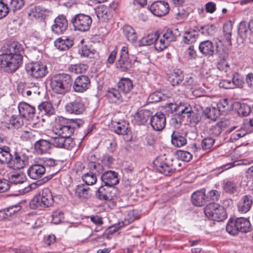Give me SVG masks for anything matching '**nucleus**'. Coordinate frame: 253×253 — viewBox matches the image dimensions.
Masks as SVG:
<instances>
[{
  "label": "nucleus",
  "mask_w": 253,
  "mask_h": 253,
  "mask_svg": "<svg viewBox=\"0 0 253 253\" xmlns=\"http://www.w3.org/2000/svg\"><path fill=\"white\" fill-rule=\"evenodd\" d=\"M171 142L174 146L180 147L187 144V139L182 133L175 131L171 134Z\"/></svg>",
  "instance_id": "31"
},
{
  "label": "nucleus",
  "mask_w": 253,
  "mask_h": 253,
  "mask_svg": "<svg viewBox=\"0 0 253 253\" xmlns=\"http://www.w3.org/2000/svg\"><path fill=\"white\" fill-rule=\"evenodd\" d=\"M216 46L211 41L201 42L199 46L200 51L205 56H211L215 53Z\"/></svg>",
  "instance_id": "22"
},
{
  "label": "nucleus",
  "mask_w": 253,
  "mask_h": 253,
  "mask_svg": "<svg viewBox=\"0 0 253 253\" xmlns=\"http://www.w3.org/2000/svg\"><path fill=\"white\" fill-rule=\"evenodd\" d=\"M90 85V81L88 77L82 75L78 76L74 81L73 88L75 92H84Z\"/></svg>",
  "instance_id": "15"
},
{
  "label": "nucleus",
  "mask_w": 253,
  "mask_h": 253,
  "mask_svg": "<svg viewBox=\"0 0 253 253\" xmlns=\"http://www.w3.org/2000/svg\"><path fill=\"white\" fill-rule=\"evenodd\" d=\"M117 67L123 72L126 71L132 67L131 61L128 58V48L126 46L122 47Z\"/></svg>",
  "instance_id": "12"
},
{
  "label": "nucleus",
  "mask_w": 253,
  "mask_h": 253,
  "mask_svg": "<svg viewBox=\"0 0 253 253\" xmlns=\"http://www.w3.org/2000/svg\"><path fill=\"white\" fill-rule=\"evenodd\" d=\"M169 8V5L167 2L156 1L152 3L149 9L155 16L162 17L168 13Z\"/></svg>",
  "instance_id": "13"
},
{
  "label": "nucleus",
  "mask_w": 253,
  "mask_h": 253,
  "mask_svg": "<svg viewBox=\"0 0 253 253\" xmlns=\"http://www.w3.org/2000/svg\"><path fill=\"white\" fill-rule=\"evenodd\" d=\"M132 88V83L128 78H122L118 83V88L124 95L129 93Z\"/></svg>",
  "instance_id": "29"
},
{
  "label": "nucleus",
  "mask_w": 253,
  "mask_h": 253,
  "mask_svg": "<svg viewBox=\"0 0 253 253\" xmlns=\"http://www.w3.org/2000/svg\"><path fill=\"white\" fill-rule=\"evenodd\" d=\"M54 203L51 192L48 188H44L41 193L35 196L31 201V208L35 209L39 208H48Z\"/></svg>",
  "instance_id": "6"
},
{
  "label": "nucleus",
  "mask_w": 253,
  "mask_h": 253,
  "mask_svg": "<svg viewBox=\"0 0 253 253\" xmlns=\"http://www.w3.org/2000/svg\"><path fill=\"white\" fill-rule=\"evenodd\" d=\"M169 44V43L167 40L164 37V36L162 34L161 36L158 33V38L155 43V47L156 49L159 51H162L167 48Z\"/></svg>",
  "instance_id": "45"
},
{
  "label": "nucleus",
  "mask_w": 253,
  "mask_h": 253,
  "mask_svg": "<svg viewBox=\"0 0 253 253\" xmlns=\"http://www.w3.org/2000/svg\"><path fill=\"white\" fill-rule=\"evenodd\" d=\"M117 190L114 186H100L96 194L97 198L100 200L111 201L117 196Z\"/></svg>",
  "instance_id": "11"
},
{
  "label": "nucleus",
  "mask_w": 253,
  "mask_h": 253,
  "mask_svg": "<svg viewBox=\"0 0 253 253\" xmlns=\"http://www.w3.org/2000/svg\"><path fill=\"white\" fill-rule=\"evenodd\" d=\"M71 22L75 30L85 32L90 29L92 19L89 15L80 13L74 16Z\"/></svg>",
  "instance_id": "9"
},
{
  "label": "nucleus",
  "mask_w": 253,
  "mask_h": 253,
  "mask_svg": "<svg viewBox=\"0 0 253 253\" xmlns=\"http://www.w3.org/2000/svg\"><path fill=\"white\" fill-rule=\"evenodd\" d=\"M215 53L221 60L226 59L228 55V50L226 48L224 47H218L217 46Z\"/></svg>",
  "instance_id": "61"
},
{
  "label": "nucleus",
  "mask_w": 253,
  "mask_h": 253,
  "mask_svg": "<svg viewBox=\"0 0 253 253\" xmlns=\"http://www.w3.org/2000/svg\"><path fill=\"white\" fill-rule=\"evenodd\" d=\"M112 129L119 135H127L128 132V125L125 122H114L112 123Z\"/></svg>",
  "instance_id": "33"
},
{
  "label": "nucleus",
  "mask_w": 253,
  "mask_h": 253,
  "mask_svg": "<svg viewBox=\"0 0 253 253\" xmlns=\"http://www.w3.org/2000/svg\"><path fill=\"white\" fill-rule=\"evenodd\" d=\"M46 172V168L42 164H35L31 166L28 170V174L33 179L42 177Z\"/></svg>",
  "instance_id": "20"
},
{
  "label": "nucleus",
  "mask_w": 253,
  "mask_h": 253,
  "mask_svg": "<svg viewBox=\"0 0 253 253\" xmlns=\"http://www.w3.org/2000/svg\"><path fill=\"white\" fill-rule=\"evenodd\" d=\"M206 216L216 221H222L227 218V213L224 208L217 203H210L206 206L204 210Z\"/></svg>",
  "instance_id": "7"
},
{
  "label": "nucleus",
  "mask_w": 253,
  "mask_h": 253,
  "mask_svg": "<svg viewBox=\"0 0 253 253\" xmlns=\"http://www.w3.org/2000/svg\"><path fill=\"white\" fill-rule=\"evenodd\" d=\"M66 111L70 114L80 115L85 110V106L80 97L67 103L65 106Z\"/></svg>",
  "instance_id": "14"
},
{
  "label": "nucleus",
  "mask_w": 253,
  "mask_h": 253,
  "mask_svg": "<svg viewBox=\"0 0 253 253\" xmlns=\"http://www.w3.org/2000/svg\"><path fill=\"white\" fill-rule=\"evenodd\" d=\"M150 124L152 128L156 131L163 130L166 124V118L164 114L157 113L150 118Z\"/></svg>",
  "instance_id": "16"
},
{
  "label": "nucleus",
  "mask_w": 253,
  "mask_h": 253,
  "mask_svg": "<svg viewBox=\"0 0 253 253\" xmlns=\"http://www.w3.org/2000/svg\"><path fill=\"white\" fill-rule=\"evenodd\" d=\"M88 69V66L85 64H71L68 67V71L72 73L82 74Z\"/></svg>",
  "instance_id": "41"
},
{
  "label": "nucleus",
  "mask_w": 253,
  "mask_h": 253,
  "mask_svg": "<svg viewBox=\"0 0 253 253\" xmlns=\"http://www.w3.org/2000/svg\"><path fill=\"white\" fill-rule=\"evenodd\" d=\"M156 170L160 173L168 175L176 169L177 160L169 155H162L158 156L153 161Z\"/></svg>",
  "instance_id": "5"
},
{
  "label": "nucleus",
  "mask_w": 253,
  "mask_h": 253,
  "mask_svg": "<svg viewBox=\"0 0 253 253\" xmlns=\"http://www.w3.org/2000/svg\"><path fill=\"white\" fill-rule=\"evenodd\" d=\"M83 124L84 122L82 120H68L64 117H59L56 119L53 131L55 134L66 138L71 136L75 129L81 127Z\"/></svg>",
  "instance_id": "1"
},
{
  "label": "nucleus",
  "mask_w": 253,
  "mask_h": 253,
  "mask_svg": "<svg viewBox=\"0 0 253 253\" xmlns=\"http://www.w3.org/2000/svg\"><path fill=\"white\" fill-rule=\"evenodd\" d=\"M158 38V32L150 33L142 38L139 42L140 46H147L155 43Z\"/></svg>",
  "instance_id": "38"
},
{
  "label": "nucleus",
  "mask_w": 253,
  "mask_h": 253,
  "mask_svg": "<svg viewBox=\"0 0 253 253\" xmlns=\"http://www.w3.org/2000/svg\"><path fill=\"white\" fill-rule=\"evenodd\" d=\"M42 164H41L46 168V171L49 168L54 167L57 164V162L52 158H45L42 160Z\"/></svg>",
  "instance_id": "62"
},
{
  "label": "nucleus",
  "mask_w": 253,
  "mask_h": 253,
  "mask_svg": "<svg viewBox=\"0 0 253 253\" xmlns=\"http://www.w3.org/2000/svg\"><path fill=\"white\" fill-rule=\"evenodd\" d=\"M89 190L88 185L81 184L76 186L75 193L80 199H87L90 196Z\"/></svg>",
  "instance_id": "34"
},
{
  "label": "nucleus",
  "mask_w": 253,
  "mask_h": 253,
  "mask_svg": "<svg viewBox=\"0 0 253 253\" xmlns=\"http://www.w3.org/2000/svg\"><path fill=\"white\" fill-rule=\"evenodd\" d=\"M183 80V75L180 70L172 73L168 77V80L173 86L179 84Z\"/></svg>",
  "instance_id": "39"
},
{
  "label": "nucleus",
  "mask_w": 253,
  "mask_h": 253,
  "mask_svg": "<svg viewBox=\"0 0 253 253\" xmlns=\"http://www.w3.org/2000/svg\"><path fill=\"white\" fill-rule=\"evenodd\" d=\"M101 179L105 186H114L119 182L118 173L112 170L105 172L101 175Z\"/></svg>",
  "instance_id": "21"
},
{
  "label": "nucleus",
  "mask_w": 253,
  "mask_h": 253,
  "mask_svg": "<svg viewBox=\"0 0 253 253\" xmlns=\"http://www.w3.org/2000/svg\"><path fill=\"white\" fill-rule=\"evenodd\" d=\"M18 108L19 114L25 119L32 120H34L35 117L39 119L38 116H35V108L28 103L21 102L19 104Z\"/></svg>",
  "instance_id": "17"
},
{
  "label": "nucleus",
  "mask_w": 253,
  "mask_h": 253,
  "mask_svg": "<svg viewBox=\"0 0 253 253\" xmlns=\"http://www.w3.org/2000/svg\"><path fill=\"white\" fill-rule=\"evenodd\" d=\"M237 227L239 228L240 232H247L251 230V223L249 220L244 217H239L236 219Z\"/></svg>",
  "instance_id": "40"
},
{
  "label": "nucleus",
  "mask_w": 253,
  "mask_h": 253,
  "mask_svg": "<svg viewBox=\"0 0 253 253\" xmlns=\"http://www.w3.org/2000/svg\"><path fill=\"white\" fill-rule=\"evenodd\" d=\"M17 89L19 94L24 97H28L31 95L30 85L29 84L20 83L18 84Z\"/></svg>",
  "instance_id": "48"
},
{
  "label": "nucleus",
  "mask_w": 253,
  "mask_h": 253,
  "mask_svg": "<svg viewBox=\"0 0 253 253\" xmlns=\"http://www.w3.org/2000/svg\"><path fill=\"white\" fill-rule=\"evenodd\" d=\"M204 113L207 118L212 121H215L220 115L218 109L214 107L207 108Z\"/></svg>",
  "instance_id": "47"
},
{
  "label": "nucleus",
  "mask_w": 253,
  "mask_h": 253,
  "mask_svg": "<svg viewBox=\"0 0 253 253\" xmlns=\"http://www.w3.org/2000/svg\"><path fill=\"white\" fill-rule=\"evenodd\" d=\"M22 54L11 55L4 52L0 54V68L6 73L16 72L22 65Z\"/></svg>",
  "instance_id": "4"
},
{
  "label": "nucleus",
  "mask_w": 253,
  "mask_h": 253,
  "mask_svg": "<svg viewBox=\"0 0 253 253\" xmlns=\"http://www.w3.org/2000/svg\"><path fill=\"white\" fill-rule=\"evenodd\" d=\"M191 201L196 206L201 207L204 205L207 202L205 190L201 189L194 192L191 196Z\"/></svg>",
  "instance_id": "25"
},
{
  "label": "nucleus",
  "mask_w": 253,
  "mask_h": 253,
  "mask_svg": "<svg viewBox=\"0 0 253 253\" xmlns=\"http://www.w3.org/2000/svg\"><path fill=\"white\" fill-rule=\"evenodd\" d=\"M73 83V79L69 74L59 73L51 77L50 84L54 92L64 94L70 89Z\"/></svg>",
  "instance_id": "3"
},
{
  "label": "nucleus",
  "mask_w": 253,
  "mask_h": 253,
  "mask_svg": "<svg viewBox=\"0 0 253 253\" xmlns=\"http://www.w3.org/2000/svg\"><path fill=\"white\" fill-rule=\"evenodd\" d=\"M83 180L87 185H91L97 181L96 174L93 172H89L82 176Z\"/></svg>",
  "instance_id": "50"
},
{
  "label": "nucleus",
  "mask_w": 253,
  "mask_h": 253,
  "mask_svg": "<svg viewBox=\"0 0 253 253\" xmlns=\"http://www.w3.org/2000/svg\"><path fill=\"white\" fill-rule=\"evenodd\" d=\"M232 83L233 86L241 88L244 84V79L242 76L238 73L234 72L232 75Z\"/></svg>",
  "instance_id": "52"
},
{
  "label": "nucleus",
  "mask_w": 253,
  "mask_h": 253,
  "mask_svg": "<svg viewBox=\"0 0 253 253\" xmlns=\"http://www.w3.org/2000/svg\"><path fill=\"white\" fill-rule=\"evenodd\" d=\"M162 34L169 43L171 42L175 41L177 38L180 35V33L177 28L167 29Z\"/></svg>",
  "instance_id": "36"
},
{
  "label": "nucleus",
  "mask_w": 253,
  "mask_h": 253,
  "mask_svg": "<svg viewBox=\"0 0 253 253\" xmlns=\"http://www.w3.org/2000/svg\"><path fill=\"white\" fill-rule=\"evenodd\" d=\"M150 117H151L150 111L143 109L139 111L135 114L134 119L138 125H141L146 123Z\"/></svg>",
  "instance_id": "32"
},
{
  "label": "nucleus",
  "mask_w": 253,
  "mask_h": 253,
  "mask_svg": "<svg viewBox=\"0 0 253 253\" xmlns=\"http://www.w3.org/2000/svg\"><path fill=\"white\" fill-rule=\"evenodd\" d=\"M38 110L41 116H50L54 113V109L52 104L48 102H43L38 106Z\"/></svg>",
  "instance_id": "37"
},
{
  "label": "nucleus",
  "mask_w": 253,
  "mask_h": 253,
  "mask_svg": "<svg viewBox=\"0 0 253 253\" xmlns=\"http://www.w3.org/2000/svg\"><path fill=\"white\" fill-rule=\"evenodd\" d=\"M237 106L238 107V113L239 116L246 117L251 112V108L250 106L246 103H237Z\"/></svg>",
  "instance_id": "51"
},
{
  "label": "nucleus",
  "mask_w": 253,
  "mask_h": 253,
  "mask_svg": "<svg viewBox=\"0 0 253 253\" xmlns=\"http://www.w3.org/2000/svg\"><path fill=\"white\" fill-rule=\"evenodd\" d=\"M79 53L82 57L93 58L96 54V51L95 49L89 48L87 46H84L80 50Z\"/></svg>",
  "instance_id": "54"
},
{
  "label": "nucleus",
  "mask_w": 253,
  "mask_h": 253,
  "mask_svg": "<svg viewBox=\"0 0 253 253\" xmlns=\"http://www.w3.org/2000/svg\"><path fill=\"white\" fill-rule=\"evenodd\" d=\"M229 105L225 99L220 100L217 104V109L219 111L220 114H224L229 110Z\"/></svg>",
  "instance_id": "59"
},
{
  "label": "nucleus",
  "mask_w": 253,
  "mask_h": 253,
  "mask_svg": "<svg viewBox=\"0 0 253 253\" xmlns=\"http://www.w3.org/2000/svg\"><path fill=\"white\" fill-rule=\"evenodd\" d=\"M65 139V137L57 135L52 138V142L51 143L56 147L63 148Z\"/></svg>",
  "instance_id": "63"
},
{
  "label": "nucleus",
  "mask_w": 253,
  "mask_h": 253,
  "mask_svg": "<svg viewBox=\"0 0 253 253\" xmlns=\"http://www.w3.org/2000/svg\"><path fill=\"white\" fill-rule=\"evenodd\" d=\"M3 52L11 55L21 54L23 51L22 45L17 42H11L5 45L2 48Z\"/></svg>",
  "instance_id": "27"
},
{
  "label": "nucleus",
  "mask_w": 253,
  "mask_h": 253,
  "mask_svg": "<svg viewBox=\"0 0 253 253\" xmlns=\"http://www.w3.org/2000/svg\"><path fill=\"white\" fill-rule=\"evenodd\" d=\"M205 36H212L215 31V27L213 25H207L201 26L199 30Z\"/></svg>",
  "instance_id": "57"
},
{
  "label": "nucleus",
  "mask_w": 253,
  "mask_h": 253,
  "mask_svg": "<svg viewBox=\"0 0 253 253\" xmlns=\"http://www.w3.org/2000/svg\"><path fill=\"white\" fill-rule=\"evenodd\" d=\"M226 231L231 235H236L239 231V228L237 227L236 219H230L227 224L226 227Z\"/></svg>",
  "instance_id": "49"
},
{
  "label": "nucleus",
  "mask_w": 253,
  "mask_h": 253,
  "mask_svg": "<svg viewBox=\"0 0 253 253\" xmlns=\"http://www.w3.org/2000/svg\"><path fill=\"white\" fill-rule=\"evenodd\" d=\"M123 32L125 37L129 42H133L136 41V34L134 30L131 26L125 25L123 27Z\"/></svg>",
  "instance_id": "43"
},
{
  "label": "nucleus",
  "mask_w": 253,
  "mask_h": 253,
  "mask_svg": "<svg viewBox=\"0 0 253 253\" xmlns=\"http://www.w3.org/2000/svg\"><path fill=\"white\" fill-rule=\"evenodd\" d=\"M25 68L31 77L37 80L44 78L48 73L46 65L42 62L29 63Z\"/></svg>",
  "instance_id": "8"
},
{
  "label": "nucleus",
  "mask_w": 253,
  "mask_h": 253,
  "mask_svg": "<svg viewBox=\"0 0 253 253\" xmlns=\"http://www.w3.org/2000/svg\"><path fill=\"white\" fill-rule=\"evenodd\" d=\"M74 44L72 38L63 37L58 38L54 41V45L61 51H65L70 49Z\"/></svg>",
  "instance_id": "24"
},
{
  "label": "nucleus",
  "mask_w": 253,
  "mask_h": 253,
  "mask_svg": "<svg viewBox=\"0 0 253 253\" xmlns=\"http://www.w3.org/2000/svg\"><path fill=\"white\" fill-rule=\"evenodd\" d=\"M52 143L50 141L41 139L36 141L34 144V150L38 154H49L51 149Z\"/></svg>",
  "instance_id": "18"
},
{
  "label": "nucleus",
  "mask_w": 253,
  "mask_h": 253,
  "mask_svg": "<svg viewBox=\"0 0 253 253\" xmlns=\"http://www.w3.org/2000/svg\"><path fill=\"white\" fill-rule=\"evenodd\" d=\"M252 204V196L249 195H245L243 197L238 204V210L243 213H246L250 210Z\"/></svg>",
  "instance_id": "30"
},
{
  "label": "nucleus",
  "mask_w": 253,
  "mask_h": 253,
  "mask_svg": "<svg viewBox=\"0 0 253 253\" xmlns=\"http://www.w3.org/2000/svg\"><path fill=\"white\" fill-rule=\"evenodd\" d=\"M177 159L181 161L188 162L192 158V155L188 151L179 150L176 152Z\"/></svg>",
  "instance_id": "55"
},
{
  "label": "nucleus",
  "mask_w": 253,
  "mask_h": 253,
  "mask_svg": "<svg viewBox=\"0 0 253 253\" xmlns=\"http://www.w3.org/2000/svg\"><path fill=\"white\" fill-rule=\"evenodd\" d=\"M4 157L2 159L4 163L7 164L8 166L14 169H23L28 163V157L22 151H15L11 153L10 148L7 146H3Z\"/></svg>",
  "instance_id": "2"
},
{
  "label": "nucleus",
  "mask_w": 253,
  "mask_h": 253,
  "mask_svg": "<svg viewBox=\"0 0 253 253\" xmlns=\"http://www.w3.org/2000/svg\"><path fill=\"white\" fill-rule=\"evenodd\" d=\"M223 188L226 193L233 194L237 191V184L235 182L228 181L224 183Z\"/></svg>",
  "instance_id": "53"
},
{
  "label": "nucleus",
  "mask_w": 253,
  "mask_h": 253,
  "mask_svg": "<svg viewBox=\"0 0 253 253\" xmlns=\"http://www.w3.org/2000/svg\"><path fill=\"white\" fill-rule=\"evenodd\" d=\"M68 21L63 15H59L56 17L52 26V31L56 34H62L67 30Z\"/></svg>",
  "instance_id": "19"
},
{
  "label": "nucleus",
  "mask_w": 253,
  "mask_h": 253,
  "mask_svg": "<svg viewBox=\"0 0 253 253\" xmlns=\"http://www.w3.org/2000/svg\"><path fill=\"white\" fill-rule=\"evenodd\" d=\"M97 16L99 19L106 22L111 18L112 11L107 5H102L99 7Z\"/></svg>",
  "instance_id": "35"
},
{
  "label": "nucleus",
  "mask_w": 253,
  "mask_h": 253,
  "mask_svg": "<svg viewBox=\"0 0 253 253\" xmlns=\"http://www.w3.org/2000/svg\"><path fill=\"white\" fill-rule=\"evenodd\" d=\"M229 125V121L226 119H222L215 125H212L208 130V133L212 137H218L223 129Z\"/></svg>",
  "instance_id": "23"
},
{
  "label": "nucleus",
  "mask_w": 253,
  "mask_h": 253,
  "mask_svg": "<svg viewBox=\"0 0 253 253\" xmlns=\"http://www.w3.org/2000/svg\"><path fill=\"white\" fill-rule=\"evenodd\" d=\"M164 96L162 92L156 91L149 95L148 100L151 103L158 102L162 100Z\"/></svg>",
  "instance_id": "64"
},
{
  "label": "nucleus",
  "mask_w": 253,
  "mask_h": 253,
  "mask_svg": "<svg viewBox=\"0 0 253 253\" xmlns=\"http://www.w3.org/2000/svg\"><path fill=\"white\" fill-rule=\"evenodd\" d=\"M198 37V32L196 31H186L183 36V42L186 44H192L196 42Z\"/></svg>",
  "instance_id": "44"
},
{
  "label": "nucleus",
  "mask_w": 253,
  "mask_h": 253,
  "mask_svg": "<svg viewBox=\"0 0 253 253\" xmlns=\"http://www.w3.org/2000/svg\"><path fill=\"white\" fill-rule=\"evenodd\" d=\"M232 24L231 22H227L223 25V31L224 36L228 42L231 40Z\"/></svg>",
  "instance_id": "56"
},
{
  "label": "nucleus",
  "mask_w": 253,
  "mask_h": 253,
  "mask_svg": "<svg viewBox=\"0 0 253 253\" xmlns=\"http://www.w3.org/2000/svg\"><path fill=\"white\" fill-rule=\"evenodd\" d=\"M88 168L90 170L89 172H93L99 174L102 173L103 170V166L99 163L95 162H90L88 163Z\"/></svg>",
  "instance_id": "60"
},
{
  "label": "nucleus",
  "mask_w": 253,
  "mask_h": 253,
  "mask_svg": "<svg viewBox=\"0 0 253 253\" xmlns=\"http://www.w3.org/2000/svg\"><path fill=\"white\" fill-rule=\"evenodd\" d=\"M237 129L234 132H233L230 138V141L234 142V141L239 139L240 138L244 136L248 132H252V131H249L248 129L245 126V122L243 124V126L239 127L238 126H234L231 127L229 130V132Z\"/></svg>",
  "instance_id": "26"
},
{
  "label": "nucleus",
  "mask_w": 253,
  "mask_h": 253,
  "mask_svg": "<svg viewBox=\"0 0 253 253\" xmlns=\"http://www.w3.org/2000/svg\"><path fill=\"white\" fill-rule=\"evenodd\" d=\"M168 105L171 112L175 111L176 112L175 115L181 116L183 115L184 117L186 116L188 118H189L191 117V114L194 113L192 107L188 103L179 102V103L168 104Z\"/></svg>",
  "instance_id": "10"
},
{
  "label": "nucleus",
  "mask_w": 253,
  "mask_h": 253,
  "mask_svg": "<svg viewBox=\"0 0 253 253\" xmlns=\"http://www.w3.org/2000/svg\"><path fill=\"white\" fill-rule=\"evenodd\" d=\"M9 183L12 184H18L24 183L26 177L23 173H10L8 175Z\"/></svg>",
  "instance_id": "42"
},
{
  "label": "nucleus",
  "mask_w": 253,
  "mask_h": 253,
  "mask_svg": "<svg viewBox=\"0 0 253 253\" xmlns=\"http://www.w3.org/2000/svg\"><path fill=\"white\" fill-rule=\"evenodd\" d=\"M24 119L19 114L18 115H13L10 119V123L14 128L18 129L24 125Z\"/></svg>",
  "instance_id": "46"
},
{
  "label": "nucleus",
  "mask_w": 253,
  "mask_h": 253,
  "mask_svg": "<svg viewBox=\"0 0 253 253\" xmlns=\"http://www.w3.org/2000/svg\"><path fill=\"white\" fill-rule=\"evenodd\" d=\"M106 96L112 101L115 103H121L123 101H126L127 99L124 97V94L118 89L112 88L109 89L107 92Z\"/></svg>",
  "instance_id": "28"
},
{
  "label": "nucleus",
  "mask_w": 253,
  "mask_h": 253,
  "mask_svg": "<svg viewBox=\"0 0 253 253\" xmlns=\"http://www.w3.org/2000/svg\"><path fill=\"white\" fill-rule=\"evenodd\" d=\"M215 140L212 137H207L202 140L201 147L204 150L211 149L214 144Z\"/></svg>",
  "instance_id": "58"
}]
</instances>
